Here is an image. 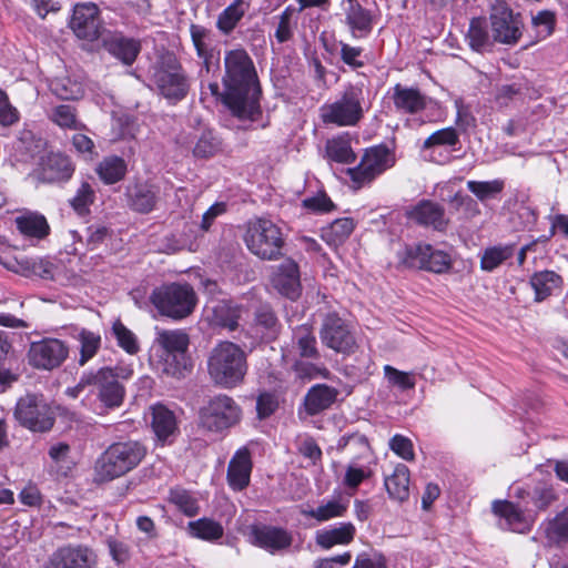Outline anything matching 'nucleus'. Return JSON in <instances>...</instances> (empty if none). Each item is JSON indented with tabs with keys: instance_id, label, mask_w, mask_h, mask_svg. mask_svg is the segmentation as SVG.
<instances>
[{
	"instance_id": "c9c22d12",
	"label": "nucleus",
	"mask_w": 568,
	"mask_h": 568,
	"mask_svg": "<svg viewBox=\"0 0 568 568\" xmlns=\"http://www.w3.org/2000/svg\"><path fill=\"white\" fill-rule=\"evenodd\" d=\"M256 336L264 341H273L280 333L281 325L270 306L263 305L255 312L254 326Z\"/></svg>"
},
{
	"instance_id": "2f4dec72",
	"label": "nucleus",
	"mask_w": 568,
	"mask_h": 568,
	"mask_svg": "<svg viewBox=\"0 0 568 568\" xmlns=\"http://www.w3.org/2000/svg\"><path fill=\"white\" fill-rule=\"evenodd\" d=\"M468 45L473 51L483 53L491 51L496 42L486 18H473L466 34Z\"/></svg>"
},
{
	"instance_id": "6ab92c4d",
	"label": "nucleus",
	"mask_w": 568,
	"mask_h": 568,
	"mask_svg": "<svg viewBox=\"0 0 568 568\" xmlns=\"http://www.w3.org/2000/svg\"><path fill=\"white\" fill-rule=\"evenodd\" d=\"M70 28L79 39L93 41L101 36L99 8L94 3H80L73 9Z\"/></svg>"
},
{
	"instance_id": "09e8293b",
	"label": "nucleus",
	"mask_w": 568,
	"mask_h": 568,
	"mask_svg": "<svg viewBox=\"0 0 568 568\" xmlns=\"http://www.w3.org/2000/svg\"><path fill=\"white\" fill-rule=\"evenodd\" d=\"M325 149L327 158L338 163H352L356 158L348 139L343 136L328 140Z\"/></svg>"
},
{
	"instance_id": "de8ad7c7",
	"label": "nucleus",
	"mask_w": 568,
	"mask_h": 568,
	"mask_svg": "<svg viewBox=\"0 0 568 568\" xmlns=\"http://www.w3.org/2000/svg\"><path fill=\"white\" fill-rule=\"evenodd\" d=\"M545 534L552 545L568 542V507L548 521Z\"/></svg>"
},
{
	"instance_id": "774afa93",
	"label": "nucleus",
	"mask_w": 568,
	"mask_h": 568,
	"mask_svg": "<svg viewBox=\"0 0 568 568\" xmlns=\"http://www.w3.org/2000/svg\"><path fill=\"white\" fill-rule=\"evenodd\" d=\"M390 449L405 460H413L415 457L413 443L409 438L403 435H395L389 440Z\"/></svg>"
},
{
	"instance_id": "7c9ffc66",
	"label": "nucleus",
	"mask_w": 568,
	"mask_h": 568,
	"mask_svg": "<svg viewBox=\"0 0 568 568\" xmlns=\"http://www.w3.org/2000/svg\"><path fill=\"white\" fill-rule=\"evenodd\" d=\"M356 528L352 523H339L316 532L315 541L321 548L327 550L337 545H348L354 540Z\"/></svg>"
},
{
	"instance_id": "338daca9",
	"label": "nucleus",
	"mask_w": 568,
	"mask_h": 568,
	"mask_svg": "<svg viewBox=\"0 0 568 568\" xmlns=\"http://www.w3.org/2000/svg\"><path fill=\"white\" fill-rule=\"evenodd\" d=\"M303 206L314 213H326L334 210L335 205L325 193H318L315 196L303 200Z\"/></svg>"
},
{
	"instance_id": "bb28decb",
	"label": "nucleus",
	"mask_w": 568,
	"mask_h": 568,
	"mask_svg": "<svg viewBox=\"0 0 568 568\" xmlns=\"http://www.w3.org/2000/svg\"><path fill=\"white\" fill-rule=\"evenodd\" d=\"M393 102L397 111L416 114L427 108L429 99L418 88L397 83L393 88Z\"/></svg>"
},
{
	"instance_id": "a878e982",
	"label": "nucleus",
	"mask_w": 568,
	"mask_h": 568,
	"mask_svg": "<svg viewBox=\"0 0 568 568\" xmlns=\"http://www.w3.org/2000/svg\"><path fill=\"white\" fill-rule=\"evenodd\" d=\"M251 453L246 447L235 452L227 467V483L233 490H243L250 484L252 471Z\"/></svg>"
},
{
	"instance_id": "13d9d810",
	"label": "nucleus",
	"mask_w": 568,
	"mask_h": 568,
	"mask_svg": "<svg viewBox=\"0 0 568 568\" xmlns=\"http://www.w3.org/2000/svg\"><path fill=\"white\" fill-rule=\"evenodd\" d=\"M467 189L481 202L495 197L504 189L501 180L468 181Z\"/></svg>"
},
{
	"instance_id": "c85d7f7f",
	"label": "nucleus",
	"mask_w": 568,
	"mask_h": 568,
	"mask_svg": "<svg viewBox=\"0 0 568 568\" xmlns=\"http://www.w3.org/2000/svg\"><path fill=\"white\" fill-rule=\"evenodd\" d=\"M74 172L71 160L61 153H50L43 158L40 176L45 182H61L69 180Z\"/></svg>"
},
{
	"instance_id": "6e6d98bb",
	"label": "nucleus",
	"mask_w": 568,
	"mask_h": 568,
	"mask_svg": "<svg viewBox=\"0 0 568 568\" xmlns=\"http://www.w3.org/2000/svg\"><path fill=\"white\" fill-rule=\"evenodd\" d=\"M94 200L95 191L93 186L89 182L84 181L69 202L77 214L83 216L90 212V206L94 203Z\"/></svg>"
},
{
	"instance_id": "4d7b16f0",
	"label": "nucleus",
	"mask_w": 568,
	"mask_h": 568,
	"mask_svg": "<svg viewBox=\"0 0 568 568\" xmlns=\"http://www.w3.org/2000/svg\"><path fill=\"white\" fill-rule=\"evenodd\" d=\"M170 501L189 517H193L200 511L197 498L185 489H172L170 493Z\"/></svg>"
},
{
	"instance_id": "ea45409f",
	"label": "nucleus",
	"mask_w": 568,
	"mask_h": 568,
	"mask_svg": "<svg viewBox=\"0 0 568 568\" xmlns=\"http://www.w3.org/2000/svg\"><path fill=\"white\" fill-rule=\"evenodd\" d=\"M240 308L230 302L221 301L212 307L210 323L213 326L234 331L239 326Z\"/></svg>"
},
{
	"instance_id": "39448f33",
	"label": "nucleus",
	"mask_w": 568,
	"mask_h": 568,
	"mask_svg": "<svg viewBox=\"0 0 568 568\" xmlns=\"http://www.w3.org/2000/svg\"><path fill=\"white\" fill-rule=\"evenodd\" d=\"M366 101L363 84H347L339 95L320 108L324 124L355 126L364 118Z\"/></svg>"
},
{
	"instance_id": "37998d69",
	"label": "nucleus",
	"mask_w": 568,
	"mask_h": 568,
	"mask_svg": "<svg viewBox=\"0 0 568 568\" xmlns=\"http://www.w3.org/2000/svg\"><path fill=\"white\" fill-rule=\"evenodd\" d=\"M77 339L80 344L78 364L80 366H84L101 348V335L87 328H81L78 333Z\"/></svg>"
},
{
	"instance_id": "69168bd1",
	"label": "nucleus",
	"mask_w": 568,
	"mask_h": 568,
	"mask_svg": "<svg viewBox=\"0 0 568 568\" xmlns=\"http://www.w3.org/2000/svg\"><path fill=\"white\" fill-rule=\"evenodd\" d=\"M19 121V112L10 101L8 94L0 89V124L10 126Z\"/></svg>"
},
{
	"instance_id": "dca6fc26",
	"label": "nucleus",
	"mask_w": 568,
	"mask_h": 568,
	"mask_svg": "<svg viewBox=\"0 0 568 568\" xmlns=\"http://www.w3.org/2000/svg\"><path fill=\"white\" fill-rule=\"evenodd\" d=\"M493 511L500 518L499 526L515 532H526L534 523L532 509L529 503L518 504L508 500H495Z\"/></svg>"
},
{
	"instance_id": "603ef678",
	"label": "nucleus",
	"mask_w": 568,
	"mask_h": 568,
	"mask_svg": "<svg viewBox=\"0 0 568 568\" xmlns=\"http://www.w3.org/2000/svg\"><path fill=\"white\" fill-rule=\"evenodd\" d=\"M347 503H344L342 500L332 499L326 501L325 504L320 505L316 508H313L305 514L316 519L317 521H327L329 519L342 517L347 511Z\"/></svg>"
},
{
	"instance_id": "6e6552de",
	"label": "nucleus",
	"mask_w": 568,
	"mask_h": 568,
	"mask_svg": "<svg viewBox=\"0 0 568 568\" xmlns=\"http://www.w3.org/2000/svg\"><path fill=\"white\" fill-rule=\"evenodd\" d=\"M245 243L247 248L262 260H277L282 255L284 237L281 229L272 221L258 219L250 223Z\"/></svg>"
},
{
	"instance_id": "f257e3e1",
	"label": "nucleus",
	"mask_w": 568,
	"mask_h": 568,
	"mask_svg": "<svg viewBox=\"0 0 568 568\" xmlns=\"http://www.w3.org/2000/svg\"><path fill=\"white\" fill-rule=\"evenodd\" d=\"M224 104L240 120H257L262 114V91L253 60L244 49H233L224 54Z\"/></svg>"
},
{
	"instance_id": "5701e85b",
	"label": "nucleus",
	"mask_w": 568,
	"mask_h": 568,
	"mask_svg": "<svg viewBox=\"0 0 568 568\" xmlns=\"http://www.w3.org/2000/svg\"><path fill=\"white\" fill-rule=\"evenodd\" d=\"M272 285L283 296L294 301L301 295V277L298 265L292 258H286L276 266L272 275Z\"/></svg>"
},
{
	"instance_id": "ddd939ff",
	"label": "nucleus",
	"mask_w": 568,
	"mask_h": 568,
	"mask_svg": "<svg viewBox=\"0 0 568 568\" xmlns=\"http://www.w3.org/2000/svg\"><path fill=\"white\" fill-rule=\"evenodd\" d=\"M19 423L32 432H48L52 428L54 416L43 396L27 395L19 399L16 407Z\"/></svg>"
},
{
	"instance_id": "20e7f679",
	"label": "nucleus",
	"mask_w": 568,
	"mask_h": 568,
	"mask_svg": "<svg viewBox=\"0 0 568 568\" xmlns=\"http://www.w3.org/2000/svg\"><path fill=\"white\" fill-rule=\"evenodd\" d=\"M189 346L190 336L184 329L155 327L154 347L159 364L165 374L180 377L184 372L191 369Z\"/></svg>"
},
{
	"instance_id": "7ed1b4c3",
	"label": "nucleus",
	"mask_w": 568,
	"mask_h": 568,
	"mask_svg": "<svg viewBox=\"0 0 568 568\" xmlns=\"http://www.w3.org/2000/svg\"><path fill=\"white\" fill-rule=\"evenodd\" d=\"M207 371L215 384L225 388L235 387L247 372L246 354L232 342H221L210 353Z\"/></svg>"
},
{
	"instance_id": "72a5a7b5",
	"label": "nucleus",
	"mask_w": 568,
	"mask_h": 568,
	"mask_svg": "<svg viewBox=\"0 0 568 568\" xmlns=\"http://www.w3.org/2000/svg\"><path fill=\"white\" fill-rule=\"evenodd\" d=\"M17 229L27 237L42 240L50 233V226L44 215L27 212L16 217Z\"/></svg>"
},
{
	"instance_id": "f3484780",
	"label": "nucleus",
	"mask_w": 568,
	"mask_h": 568,
	"mask_svg": "<svg viewBox=\"0 0 568 568\" xmlns=\"http://www.w3.org/2000/svg\"><path fill=\"white\" fill-rule=\"evenodd\" d=\"M358 439L362 443L363 450L346 465L342 480L343 486L347 489L349 495H353L362 483L372 478L374 475L373 465H375V460L369 445L364 437H359Z\"/></svg>"
},
{
	"instance_id": "2eb2a0df",
	"label": "nucleus",
	"mask_w": 568,
	"mask_h": 568,
	"mask_svg": "<svg viewBox=\"0 0 568 568\" xmlns=\"http://www.w3.org/2000/svg\"><path fill=\"white\" fill-rule=\"evenodd\" d=\"M320 338L326 347L345 355L356 348V341L349 326L336 313H328L322 322Z\"/></svg>"
},
{
	"instance_id": "bf43d9fd",
	"label": "nucleus",
	"mask_w": 568,
	"mask_h": 568,
	"mask_svg": "<svg viewBox=\"0 0 568 568\" xmlns=\"http://www.w3.org/2000/svg\"><path fill=\"white\" fill-rule=\"evenodd\" d=\"M459 142V135L453 126L440 129L430 134L423 143V150L436 146H455Z\"/></svg>"
},
{
	"instance_id": "0e129e2a",
	"label": "nucleus",
	"mask_w": 568,
	"mask_h": 568,
	"mask_svg": "<svg viewBox=\"0 0 568 568\" xmlns=\"http://www.w3.org/2000/svg\"><path fill=\"white\" fill-rule=\"evenodd\" d=\"M532 26L536 29L539 38H547L550 36L555 28V14L551 11H540L531 19Z\"/></svg>"
},
{
	"instance_id": "aec40b11",
	"label": "nucleus",
	"mask_w": 568,
	"mask_h": 568,
	"mask_svg": "<svg viewBox=\"0 0 568 568\" xmlns=\"http://www.w3.org/2000/svg\"><path fill=\"white\" fill-rule=\"evenodd\" d=\"M125 197L128 206L140 214L155 210L162 199L160 186L148 181L128 185Z\"/></svg>"
},
{
	"instance_id": "864d4df0",
	"label": "nucleus",
	"mask_w": 568,
	"mask_h": 568,
	"mask_svg": "<svg viewBox=\"0 0 568 568\" xmlns=\"http://www.w3.org/2000/svg\"><path fill=\"white\" fill-rule=\"evenodd\" d=\"M111 331L118 345L128 354L134 355L140 351V344L136 335L120 320L113 322Z\"/></svg>"
},
{
	"instance_id": "052dcab7",
	"label": "nucleus",
	"mask_w": 568,
	"mask_h": 568,
	"mask_svg": "<svg viewBox=\"0 0 568 568\" xmlns=\"http://www.w3.org/2000/svg\"><path fill=\"white\" fill-rule=\"evenodd\" d=\"M383 371L388 384L400 390L413 389L416 385L413 373L399 371L390 365H385Z\"/></svg>"
},
{
	"instance_id": "f704fd0d",
	"label": "nucleus",
	"mask_w": 568,
	"mask_h": 568,
	"mask_svg": "<svg viewBox=\"0 0 568 568\" xmlns=\"http://www.w3.org/2000/svg\"><path fill=\"white\" fill-rule=\"evenodd\" d=\"M516 496L524 503H529L534 516L538 511L546 510L556 498L554 489L547 484H538L531 490L518 488Z\"/></svg>"
},
{
	"instance_id": "3c124183",
	"label": "nucleus",
	"mask_w": 568,
	"mask_h": 568,
	"mask_svg": "<svg viewBox=\"0 0 568 568\" xmlns=\"http://www.w3.org/2000/svg\"><path fill=\"white\" fill-rule=\"evenodd\" d=\"M50 119L62 129L82 130L84 125L77 118V110L69 104H60L52 109Z\"/></svg>"
},
{
	"instance_id": "c756f323",
	"label": "nucleus",
	"mask_w": 568,
	"mask_h": 568,
	"mask_svg": "<svg viewBox=\"0 0 568 568\" xmlns=\"http://www.w3.org/2000/svg\"><path fill=\"white\" fill-rule=\"evenodd\" d=\"M103 45L114 58L131 65L141 51L140 41L114 33L103 39Z\"/></svg>"
},
{
	"instance_id": "b1692460",
	"label": "nucleus",
	"mask_w": 568,
	"mask_h": 568,
	"mask_svg": "<svg viewBox=\"0 0 568 568\" xmlns=\"http://www.w3.org/2000/svg\"><path fill=\"white\" fill-rule=\"evenodd\" d=\"M407 217L423 226H430L435 231L446 230L448 220L445 217V209L435 202L423 200L407 212Z\"/></svg>"
},
{
	"instance_id": "cd10ccee",
	"label": "nucleus",
	"mask_w": 568,
	"mask_h": 568,
	"mask_svg": "<svg viewBox=\"0 0 568 568\" xmlns=\"http://www.w3.org/2000/svg\"><path fill=\"white\" fill-rule=\"evenodd\" d=\"M151 427L156 439L162 444L171 442L178 433L175 414L162 404H155L151 408Z\"/></svg>"
},
{
	"instance_id": "4c0bfd02",
	"label": "nucleus",
	"mask_w": 568,
	"mask_h": 568,
	"mask_svg": "<svg viewBox=\"0 0 568 568\" xmlns=\"http://www.w3.org/2000/svg\"><path fill=\"white\" fill-rule=\"evenodd\" d=\"M186 529L191 537L207 542H215L224 535L223 526L209 517L189 521Z\"/></svg>"
},
{
	"instance_id": "f8f14e48",
	"label": "nucleus",
	"mask_w": 568,
	"mask_h": 568,
	"mask_svg": "<svg viewBox=\"0 0 568 568\" xmlns=\"http://www.w3.org/2000/svg\"><path fill=\"white\" fill-rule=\"evenodd\" d=\"M69 353L70 347L67 342L59 338L44 337L30 344L27 358L31 367L51 372L62 366L69 357Z\"/></svg>"
},
{
	"instance_id": "8fccbe9b",
	"label": "nucleus",
	"mask_w": 568,
	"mask_h": 568,
	"mask_svg": "<svg viewBox=\"0 0 568 568\" xmlns=\"http://www.w3.org/2000/svg\"><path fill=\"white\" fill-rule=\"evenodd\" d=\"M222 151L221 139L211 130L203 131L199 136L193 154L195 158L209 159Z\"/></svg>"
},
{
	"instance_id": "a18cd8bd",
	"label": "nucleus",
	"mask_w": 568,
	"mask_h": 568,
	"mask_svg": "<svg viewBox=\"0 0 568 568\" xmlns=\"http://www.w3.org/2000/svg\"><path fill=\"white\" fill-rule=\"evenodd\" d=\"M515 244L487 247L480 258V267L491 272L515 254Z\"/></svg>"
},
{
	"instance_id": "e433bc0d",
	"label": "nucleus",
	"mask_w": 568,
	"mask_h": 568,
	"mask_svg": "<svg viewBox=\"0 0 568 568\" xmlns=\"http://www.w3.org/2000/svg\"><path fill=\"white\" fill-rule=\"evenodd\" d=\"M337 390L327 385L313 386L305 396V409L310 415H316L327 409L335 400Z\"/></svg>"
},
{
	"instance_id": "0eeeda50",
	"label": "nucleus",
	"mask_w": 568,
	"mask_h": 568,
	"mask_svg": "<svg viewBox=\"0 0 568 568\" xmlns=\"http://www.w3.org/2000/svg\"><path fill=\"white\" fill-rule=\"evenodd\" d=\"M150 302L162 316L180 321L194 312L197 296L189 283L174 282L155 287Z\"/></svg>"
},
{
	"instance_id": "9b49d317",
	"label": "nucleus",
	"mask_w": 568,
	"mask_h": 568,
	"mask_svg": "<svg viewBox=\"0 0 568 568\" xmlns=\"http://www.w3.org/2000/svg\"><path fill=\"white\" fill-rule=\"evenodd\" d=\"M400 258L408 267L419 268L437 274L448 272L453 265L452 256L447 251L436 248L426 243H417L406 246Z\"/></svg>"
},
{
	"instance_id": "f03ea898",
	"label": "nucleus",
	"mask_w": 568,
	"mask_h": 568,
	"mask_svg": "<svg viewBox=\"0 0 568 568\" xmlns=\"http://www.w3.org/2000/svg\"><path fill=\"white\" fill-rule=\"evenodd\" d=\"M145 455V446L138 440L113 443L95 462V479L111 481L119 478L134 469Z\"/></svg>"
},
{
	"instance_id": "58836bf2",
	"label": "nucleus",
	"mask_w": 568,
	"mask_h": 568,
	"mask_svg": "<svg viewBox=\"0 0 568 568\" xmlns=\"http://www.w3.org/2000/svg\"><path fill=\"white\" fill-rule=\"evenodd\" d=\"M128 165L124 159L118 155L105 156L98 164L95 172L104 184H114L124 179Z\"/></svg>"
},
{
	"instance_id": "a19ab883",
	"label": "nucleus",
	"mask_w": 568,
	"mask_h": 568,
	"mask_svg": "<svg viewBox=\"0 0 568 568\" xmlns=\"http://www.w3.org/2000/svg\"><path fill=\"white\" fill-rule=\"evenodd\" d=\"M248 7L250 4L245 0H234L219 14L217 29L224 34H230L244 17Z\"/></svg>"
},
{
	"instance_id": "a211bd4d",
	"label": "nucleus",
	"mask_w": 568,
	"mask_h": 568,
	"mask_svg": "<svg viewBox=\"0 0 568 568\" xmlns=\"http://www.w3.org/2000/svg\"><path fill=\"white\" fill-rule=\"evenodd\" d=\"M97 557L85 546H63L58 548L43 568H94Z\"/></svg>"
},
{
	"instance_id": "4468645a",
	"label": "nucleus",
	"mask_w": 568,
	"mask_h": 568,
	"mask_svg": "<svg viewBox=\"0 0 568 568\" xmlns=\"http://www.w3.org/2000/svg\"><path fill=\"white\" fill-rule=\"evenodd\" d=\"M132 375L129 367H102L93 372V385L98 387V397L108 408L119 407L124 398V387L119 378L126 379Z\"/></svg>"
},
{
	"instance_id": "49530a36",
	"label": "nucleus",
	"mask_w": 568,
	"mask_h": 568,
	"mask_svg": "<svg viewBox=\"0 0 568 568\" xmlns=\"http://www.w3.org/2000/svg\"><path fill=\"white\" fill-rule=\"evenodd\" d=\"M354 226V221L349 217L336 219L322 230V237L328 244L338 245L352 234Z\"/></svg>"
},
{
	"instance_id": "680f3d73",
	"label": "nucleus",
	"mask_w": 568,
	"mask_h": 568,
	"mask_svg": "<svg viewBox=\"0 0 568 568\" xmlns=\"http://www.w3.org/2000/svg\"><path fill=\"white\" fill-rule=\"evenodd\" d=\"M363 52L364 50L361 47H354L346 42L339 41L341 60L353 70H357L365 65Z\"/></svg>"
},
{
	"instance_id": "c03bdc74",
	"label": "nucleus",
	"mask_w": 568,
	"mask_h": 568,
	"mask_svg": "<svg viewBox=\"0 0 568 568\" xmlns=\"http://www.w3.org/2000/svg\"><path fill=\"white\" fill-rule=\"evenodd\" d=\"M51 91L61 100H77L84 93L82 81L72 77H60L51 82Z\"/></svg>"
},
{
	"instance_id": "9d476101",
	"label": "nucleus",
	"mask_w": 568,
	"mask_h": 568,
	"mask_svg": "<svg viewBox=\"0 0 568 568\" xmlns=\"http://www.w3.org/2000/svg\"><path fill=\"white\" fill-rule=\"evenodd\" d=\"M242 410L236 402L224 394L212 397L200 409V425L210 432H222L241 419Z\"/></svg>"
},
{
	"instance_id": "393cba45",
	"label": "nucleus",
	"mask_w": 568,
	"mask_h": 568,
	"mask_svg": "<svg viewBox=\"0 0 568 568\" xmlns=\"http://www.w3.org/2000/svg\"><path fill=\"white\" fill-rule=\"evenodd\" d=\"M345 23L355 40L367 38L373 31L374 17L356 0H347L345 8Z\"/></svg>"
},
{
	"instance_id": "423d86ee",
	"label": "nucleus",
	"mask_w": 568,
	"mask_h": 568,
	"mask_svg": "<svg viewBox=\"0 0 568 568\" xmlns=\"http://www.w3.org/2000/svg\"><path fill=\"white\" fill-rule=\"evenodd\" d=\"M151 80L161 94L170 103H178L186 98L191 79L178 58L170 52L161 54L152 67Z\"/></svg>"
},
{
	"instance_id": "79ce46f5",
	"label": "nucleus",
	"mask_w": 568,
	"mask_h": 568,
	"mask_svg": "<svg viewBox=\"0 0 568 568\" xmlns=\"http://www.w3.org/2000/svg\"><path fill=\"white\" fill-rule=\"evenodd\" d=\"M530 284L535 291L536 301L540 302L560 286L561 277L554 271H541L531 276Z\"/></svg>"
},
{
	"instance_id": "1a4fd4ad",
	"label": "nucleus",
	"mask_w": 568,
	"mask_h": 568,
	"mask_svg": "<svg viewBox=\"0 0 568 568\" xmlns=\"http://www.w3.org/2000/svg\"><path fill=\"white\" fill-rule=\"evenodd\" d=\"M395 164V156L386 145L367 149L358 165L347 169V174L355 189L372 183L378 175Z\"/></svg>"
},
{
	"instance_id": "5fc2aeb1",
	"label": "nucleus",
	"mask_w": 568,
	"mask_h": 568,
	"mask_svg": "<svg viewBox=\"0 0 568 568\" xmlns=\"http://www.w3.org/2000/svg\"><path fill=\"white\" fill-rule=\"evenodd\" d=\"M298 353L302 357L317 358L320 356L316 346V338L307 325L298 326L294 332Z\"/></svg>"
},
{
	"instance_id": "473e14b6",
	"label": "nucleus",
	"mask_w": 568,
	"mask_h": 568,
	"mask_svg": "<svg viewBox=\"0 0 568 568\" xmlns=\"http://www.w3.org/2000/svg\"><path fill=\"white\" fill-rule=\"evenodd\" d=\"M409 469L404 464H397L390 475L384 478V485L389 498L403 503L409 497Z\"/></svg>"
},
{
	"instance_id": "e2e57ef3",
	"label": "nucleus",
	"mask_w": 568,
	"mask_h": 568,
	"mask_svg": "<svg viewBox=\"0 0 568 568\" xmlns=\"http://www.w3.org/2000/svg\"><path fill=\"white\" fill-rule=\"evenodd\" d=\"M523 84L519 82L501 84L496 88L495 102L500 108L508 106L510 102L523 94Z\"/></svg>"
},
{
	"instance_id": "412c9836",
	"label": "nucleus",
	"mask_w": 568,
	"mask_h": 568,
	"mask_svg": "<svg viewBox=\"0 0 568 568\" xmlns=\"http://www.w3.org/2000/svg\"><path fill=\"white\" fill-rule=\"evenodd\" d=\"M252 544L274 555L288 549L293 542L292 534L271 525L254 526L251 529Z\"/></svg>"
},
{
	"instance_id": "4be33fe9",
	"label": "nucleus",
	"mask_w": 568,
	"mask_h": 568,
	"mask_svg": "<svg viewBox=\"0 0 568 568\" xmlns=\"http://www.w3.org/2000/svg\"><path fill=\"white\" fill-rule=\"evenodd\" d=\"M490 26L496 42L513 44L520 37L518 22L515 20L513 11L504 2L493 7Z\"/></svg>"
}]
</instances>
